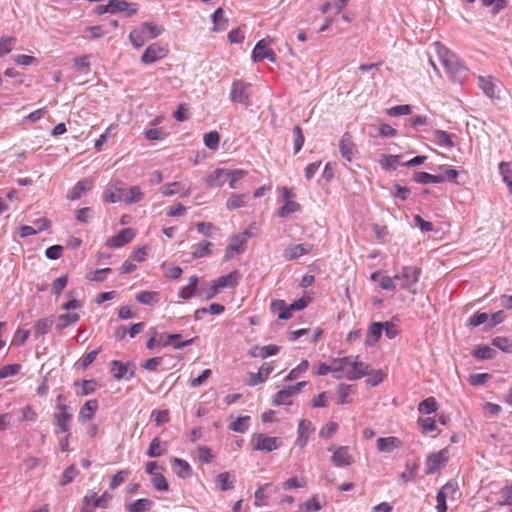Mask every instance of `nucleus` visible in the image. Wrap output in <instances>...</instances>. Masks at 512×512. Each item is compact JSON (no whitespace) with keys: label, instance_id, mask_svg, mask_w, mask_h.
<instances>
[{"label":"nucleus","instance_id":"obj_28","mask_svg":"<svg viewBox=\"0 0 512 512\" xmlns=\"http://www.w3.org/2000/svg\"><path fill=\"white\" fill-rule=\"evenodd\" d=\"M413 179L419 184L442 183L445 181L444 176L433 175L423 171H416Z\"/></svg>","mask_w":512,"mask_h":512},{"label":"nucleus","instance_id":"obj_20","mask_svg":"<svg viewBox=\"0 0 512 512\" xmlns=\"http://www.w3.org/2000/svg\"><path fill=\"white\" fill-rule=\"evenodd\" d=\"M92 186L93 182L91 179H82L78 181L71 190H69L67 198L69 200L79 199L82 196V194L86 191H89L92 188Z\"/></svg>","mask_w":512,"mask_h":512},{"label":"nucleus","instance_id":"obj_60","mask_svg":"<svg viewBox=\"0 0 512 512\" xmlns=\"http://www.w3.org/2000/svg\"><path fill=\"white\" fill-rule=\"evenodd\" d=\"M299 507L305 512H316L321 509V505L316 496L312 497L310 500L301 503Z\"/></svg>","mask_w":512,"mask_h":512},{"label":"nucleus","instance_id":"obj_16","mask_svg":"<svg viewBox=\"0 0 512 512\" xmlns=\"http://www.w3.org/2000/svg\"><path fill=\"white\" fill-rule=\"evenodd\" d=\"M246 243L243 236L234 235L226 248L225 258L230 260L235 255L242 253L245 250Z\"/></svg>","mask_w":512,"mask_h":512},{"label":"nucleus","instance_id":"obj_32","mask_svg":"<svg viewBox=\"0 0 512 512\" xmlns=\"http://www.w3.org/2000/svg\"><path fill=\"white\" fill-rule=\"evenodd\" d=\"M197 284H198V277L191 276L189 278L188 285H186L180 289L179 297L182 299H185V300L193 297L196 294Z\"/></svg>","mask_w":512,"mask_h":512},{"label":"nucleus","instance_id":"obj_52","mask_svg":"<svg viewBox=\"0 0 512 512\" xmlns=\"http://www.w3.org/2000/svg\"><path fill=\"white\" fill-rule=\"evenodd\" d=\"M418 465L406 463L405 470L400 475L403 482H410L414 480L417 475Z\"/></svg>","mask_w":512,"mask_h":512},{"label":"nucleus","instance_id":"obj_39","mask_svg":"<svg viewBox=\"0 0 512 512\" xmlns=\"http://www.w3.org/2000/svg\"><path fill=\"white\" fill-rule=\"evenodd\" d=\"M96 501V493L90 491L82 499V505L79 512H94L98 506H94Z\"/></svg>","mask_w":512,"mask_h":512},{"label":"nucleus","instance_id":"obj_53","mask_svg":"<svg viewBox=\"0 0 512 512\" xmlns=\"http://www.w3.org/2000/svg\"><path fill=\"white\" fill-rule=\"evenodd\" d=\"M247 172L242 169H237L233 171L228 170L227 181H229V186L232 189H236V182L243 179L246 176Z\"/></svg>","mask_w":512,"mask_h":512},{"label":"nucleus","instance_id":"obj_47","mask_svg":"<svg viewBox=\"0 0 512 512\" xmlns=\"http://www.w3.org/2000/svg\"><path fill=\"white\" fill-rule=\"evenodd\" d=\"M418 410L424 414H431L435 412L437 410V402L435 398L430 397L420 402Z\"/></svg>","mask_w":512,"mask_h":512},{"label":"nucleus","instance_id":"obj_55","mask_svg":"<svg viewBox=\"0 0 512 512\" xmlns=\"http://www.w3.org/2000/svg\"><path fill=\"white\" fill-rule=\"evenodd\" d=\"M77 474H78V471L75 468V466L70 465L69 467H67L64 470L61 480H60V485L66 486L67 484H69L70 482H72L74 480V478L77 476Z\"/></svg>","mask_w":512,"mask_h":512},{"label":"nucleus","instance_id":"obj_64","mask_svg":"<svg viewBox=\"0 0 512 512\" xmlns=\"http://www.w3.org/2000/svg\"><path fill=\"white\" fill-rule=\"evenodd\" d=\"M68 282L67 276H60L52 284V292L59 297Z\"/></svg>","mask_w":512,"mask_h":512},{"label":"nucleus","instance_id":"obj_3","mask_svg":"<svg viewBox=\"0 0 512 512\" xmlns=\"http://www.w3.org/2000/svg\"><path fill=\"white\" fill-rule=\"evenodd\" d=\"M254 95V87L242 80H235L230 91V100L246 107L252 105L251 98Z\"/></svg>","mask_w":512,"mask_h":512},{"label":"nucleus","instance_id":"obj_25","mask_svg":"<svg viewBox=\"0 0 512 512\" xmlns=\"http://www.w3.org/2000/svg\"><path fill=\"white\" fill-rule=\"evenodd\" d=\"M273 367L269 364H263L259 369L257 373H251L250 374V380L249 385L250 386H256L260 383H263L269 376V374L272 372Z\"/></svg>","mask_w":512,"mask_h":512},{"label":"nucleus","instance_id":"obj_40","mask_svg":"<svg viewBox=\"0 0 512 512\" xmlns=\"http://www.w3.org/2000/svg\"><path fill=\"white\" fill-rule=\"evenodd\" d=\"M129 39L135 48H140L147 40L146 33L142 28L130 32Z\"/></svg>","mask_w":512,"mask_h":512},{"label":"nucleus","instance_id":"obj_6","mask_svg":"<svg viewBox=\"0 0 512 512\" xmlns=\"http://www.w3.org/2000/svg\"><path fill=\"white\" fill-rule=\"evenodd\" d=\"M250 445L255 451L269 453L281 446V440L278 437H270L264 433H256L252 436Z\"/></svg>","mask_w":512,"mask_h":512},{"label":"nucleus","instance_id":"obj_7","mask_svg":"<svg viewBox=\"0 0 512 512\" xmlns=\"http://www.w3.org/2000/svg\"><path fill=\"white\" fill-rule=\"evenodd\" d=\"M477 85L490 99H500L502 84L492 76H478Z\"/></svg>","mask_w":512,"mask_h":512},{"label":"nucleus","instance_id":"obj_62","mask_svg":"<svg viewBox=\"0 0 512 512\" xmlns=\"http://www.w3.org/2000/svg\"><path fill=\"white\" fill-rule=\"evenodd\" d=\"M294 133V153L297 154L303 147L304 135L302 129L299 126H295L293 129Z\"/></svg>","mask_w":512,"mask_h":512},{"label":"nucleus","instance_id":"obj_50","mask_svg":"<svg viewBox=\"0 0 512 512\" xmlns=\"http://www.w3.org/2000/svg\"><path fill=\"white\" fill-rule=\"evenodd\" d=\"M502 500L498 502L499 506H509L512 511V484L503 487L500 491Z\"/></svg>","mask_w":512,"mask_h":512},{"label":"nucleus","instance_id":"obj_22","mask_svg":"<svg viewBox=\"0 0 512 512\" xmlns=\"http://www.w3.org/2000/svg\"><path fill=\"white\" fill-rule=\"evenodd\" d=\"M339 148L342 157L349 162L352 161L355 152V145L351 140V136L348 133H345L342 136Z\"/></svg>","mask_w":512,"mask_h":512},{"label":"nucleus","instance_id":"obj_1","mask_svg":"<svg viewBox=\"0 0 512 512\" xmlns=\"http://www.w3.org/2000/svg\"><path fill=\"white\" fill-rule=\"evenodd\" d=\"M143 197L144 194L140 187L132 186L126 189L124 188V183L119 181L112 185L104 199L109 203L124 202L126 204H133L140 202Z\"/></svg>","mask_w":512,"mask_h":512},{"label":"nucleus","instance_id":"obj_13","mask_svg":"<svg viewBox=\"0 0 512 512\" xmlns=\"http://www.w3.org/2000/svg\"><path fill=\"white\" fill-rule=\"evenodd\" d=\"M331 462L336 467L349 466L354 462L353 456L349 453L347 446H339L333 452Z\"/></svg>","mask_w":512,"mask_h":512},{"label":"nucleus","instance_id":"obj_61","mask_svg":"<svg viewBox=\"0 0 512 512\" xmlns=\"http://www.w3.org/2000/svg\"><path fill=\"white\" fill-rule=\"evenodd\" d=\"M492 345L504 352H509L512 348V341L507 337H495L492 340Z\"/></svg>","mask_w":512,"mask_h":512},{"label":"nucleus","instance_id":"obj_37","mask_svg":"<svg viewBox=\"0 0 512 512\" xmlns=\"http://www.w3.org/2000/svg\"><path fill=\"white\" fill-rule=\"evenodd\" d=\"M165 452L166 449L162 447L160 438L155 437L152 439L146 454L151 458H155L162 456Z\"/></svg>","mask_w":512,"mask_h":512},{"label":"nucleus","instance_id":"obj_27","mask_svg":"<svg viewBox=\"0 0 512 512\" xmlns=\"http://www.w3.org/2000/svg\"><path fill=\"white\" fill-rule=\"evenodd\" d=\"M109 7L111 8V13L126 12L128 16L135 14L137 11L136 7H132V4L125 0H110Z\"/></svg>","mask_w":512,"mask_h":512},{"label":"nucleus","instance_id":"obj_14","mask_svg":"<svg viewBox=\"0 0 512 512\" xmlns=\"http://www.w3.org/2000/svg\"><path fill=\"white\" fill-rule=\"evenodd\" d=\"M135 236L133 229H122L117 235L109 238L106 242L108 247L119 248L128 244Z\"/></svg>","mask_w":512,"mask_h":512},{"label":"nucleus","instance_id":"obj_31","mask_svg":"<svg viewBox=\"0 0 512 512\" xmlns=\"http://www.w3.org/2000/svg\"><path fill=\"white\" fill-rule=\"evenodd\" d=\"M213 244L209 241H201L192 246V258L198 259L209 255L212 251Z\"/></svg>","mask_w":512,"mask_h":512},{"label":"nucleus","instance_id":"obj_5","mask_svg":"<svg viewBox=\"0 0 512 512\" xmlns=\"http://www.w3.org/2000/svg\"><path fill=\"white\" fill-rule=\"evenodd\" d=\"M421 270L414 266H405L402 271L394 276V279L400 282L402 289L411 293H416V284L420 278Z\"/></svg>","mask_w":512,"mask_h":512},{"label":"nucleus","instance_id":"obj_4","mask_svg":"<svg viewBox=\"0 0 512 512\" xmlns=\"http://www.w3.org/2000/svg\"><path fill=\"white\" fill-rule=\"evenodd\" d=\"M82 307L80 301L72 298L68 302L62 305V309L67 311V313L60 314L56 319V329L59 331L64 330L65 328L74 325L80 319L79 313L71 312L72 310H76Z\"/></svg>","mask_w":512,"mask_h":512},{"label":"nucleus","instance_id":"obj_15","mask_svg":"<svg viewBox=\"0 0 512 512\" xmlns=\"http://www.w3.org/2000/svg\"><path fill=\"white\" fill-rule=\"evenodd\" d=\"M377 449L382 453H392L402 447V441L395 436L380 437L376 441Z\"/></svg>","mask_w":512,"mask_h":512},{"label":"nucleus","instance_id":"obj_12","mask_svg":"<svg viewBox=\"0 0 512 512\" xmlns=\"http://www.w3.org/2000/svg\"><path fill=\"white\" fill-rule=\"evenodd\" d=\"M369 365L354 360L352 357H349V362L347 363V372L345 373V378L348 380H357L362 378L368 373Z\"/></svg>","mask_w":512,"mask_h":512},{"label":"nucleus","instance_id":"obj_34","mask_svg":"<svg viewBox=\"0 0 512 512\" xmlns=\"http://www.w3.org/2000/svg\"><path fill=\"white\" fill-rule=\"evenodd\" d=\"M433 136H434L435 140L438 142V144L443 147L452 148L455 145L452 140L453 135L447 133L446 131L439 130V129L434 130Z\"/></svg>","mask_w":512,"mask_h":512},{"label":"nucleus","instance_id":"obj_45","mask_svg":"<svg viewBox=\"0 0 512 512\" xmlns=\"http://www.w3.org/2000/svg\"><path fill=\"white\" fill-rule=\"evenodd\" d=\"M230 478L231 475L229 472H223L217 476V481L220 485L221 491H227L234 487L235 479L233 478L232 480H230Z\"/></svg>","mask_w":512,"mask_h":512},{"label":"nucleus","instance_id":"obj_57","mask_svg":"<svg viewBox=\"0 0 512 512\" xmlns=\"http://www.w3.org/2000/svg\"><path fill=\"white\" fill-rule=\"evenodd\" d=\"M196 229L200 234L206 237L212 236V234L218 230V228L210 222H199L196 224Z\"/></svg>","mask_w":512,"mask_h":512},{"label":"nucleus","instance_id":"obj_17","mask_svg":"<svg viewBox=\"0 0 512 512\" xmlns=\"http://www.w3.org/2000/svg\"><path fill=\"white\" fill-rule=\"evenodd\" d=\"M312 248L313 245L308 243L291 245L284 250L283 256L286 260H294L309 253Z\"/></svg>","mask_w":512,"mask_h":512},{"label":"nucleus","instance_id":"obj_21","mask_svg":"<svg viewBox=\"0 0 512 512\" xmlns=\"http://www.w3.org/2000/svg\"><path fill=\"white\" fill-rule=\"evenodd\" d=\"M240 280V274L238 271L234 270L227 275L219 277L217 280L213 281V283L218 287L219 290L224 288H233L235 287Z\"/></svg>","mask_w":512,"mask_h":512},{"label":"nucleus","instance_id":"obj_19","mask_svg":"<svg viewBox=\"0 0 512 512\" xmlns=\"http://www.w3.org/2000/svg\"><path fill=\"white\" fill-rule=\"evenodd\" d=\"M227 175V169H216L206 177V185L210 188L222 187L227 182Z\"/></svg>","mask_w":512,"mask_h":512},{"label":"nucleus","instance_id":"obj_44","mask_svg":"<svg viewBox=\"0 0 512 512\" xmlns=\"http://www.w3.org/2000/svg\"><path fill=\"white\" fill-rule=\"evenodd\" d=\"M16 43V38L12 36L2 37L0 39V57L9 54Z\"/></svg>","mask_w":512,"mask_h":512},{"label":"nucleus","instance_id":"obj_33","mask_svg":"<svg viewBox=\"0 0 512 512\" xmlns=\"http://www.w3.org/2000/svg\"><path fill=\"white\" fill-rule=\"evenodd\" d=\"M153 502L146 498L137 499L134 502L127 505L129 512H146L151 509Z\"/></svg>","mask_w":512,"mask_h":512},{"label":"nucleus","instance_id":"obj_29","mask_svg":"<svg viewBox=\"0 0 512 512\" xmlns=\"http://www.w3.org/2000/svg\"><path fill=\"white\" fill-rule=\"evenodd\" d=\"M98 409V402L96 399L88 400L80 409L79 420L85 421L93 418L96 410Z\"/></svg>","mask_w":512,"mask_h":512},{"label":"nucleus","instance_id":"obj_8","mask_svg":"<svg viewBox=\"0 0 512 512\" xmlns=\"http://www.w3.org/2000/svg\"><path fill=\"white\" fill-rule=\"evenodd\" d=\"M59 412L54 413V420L56 422L55 433H68L70 430V422L72 414L69 411V406L61 404L58 406Z\"/></svg>","mask_w":512,"mask_h":512},{"label":"nucleus","instance_id":"obj_26","mask_svg":"<svg viewBox=\"0 0 512 512\" xmlns=\"http://www.w3.org/2000/svg\"><path fill=\"white\" fill-rule=\"evenodd\" d=\"M171 461L177 476L180 478H187L191 476L192 468L187 461L177 457H173Z\"/></svg>","mask_w":512,"mask_h":512},{"label":"nucleus","instance_id":"obj_38","mask_svg":"<svg viewBox=\"0 0 512 512\" xmlns=\"http://www.w3.org/2000/svg\"><path fill=\"white\" fill-rule=\"evenodd\" d=\"M500 174L502 175L503 181L506 183L511 195H512V165L508 162H501L499 164Z\"/></svg>","mask_w":512,"mask_h":512},{"label":"nucleus","instance_id":"obj_59","mask_svg":"<svg viewBox=\"0 0 512 512\" xmlns=\"http://www.w3.org/2000/svg\"><path fill=\"white\" fill-rule=\"evenodd\" d=\"M308 367L309 362L307 360H303L297 367H295L289 372V374L285 377V380L291 381L296 379L299 376V374L306 372Z\"/></svg>","mask_w":512,"mask_h":512},{"label":"nucleus","instance_id":"obj_2","mask_svg":"<svg viewBox=\"0 0 512 512\" xmlns=\"http://www.w3.org/2000/svg\"><path fill=\"white\" fill-rule=\"evenodd\" d=\"M435 48L437 55L439 57V60L443 67L445 68L446 72L451 77H457L461 74L463 71V66L459 62V59L457 56L449 51L446 47L441 45L440 43H435Z\"/></svg>","mask_w":512,"mask_h":512},{"label":"nucleus","instance_id":"obj_43","mask_svg":"<svg viewBox=\"0 0 512 512\" xmlns=\"http://www.w3.org/2000/svg\"><path fill=\"white\" fill-rule=\"evenodd\" d=\"M249 421H250L249 416L239 417L236 420H234L233 422H231L230 429L235 432L243 433L248 429Z\"/></svg>","mask_w":512,"mask_h":512},{"label":"nucleus","instance_id":"obj_36","mask_svg":"<svg viewBox=\"0 0 512 512\" xmlns=\"http://www.w3.org/2000/svg\"><path fill=\"white\" fill-rule=\"evenodd\" d=\"M53 323L54 320L52 317L39 319L35 324V335L38 337L47 334L50 331Z\"/></svg>","mask_w":512,"mask_h":512},{"label":"nucleus","instance_id":"obj_41","mask_svg":"<svg viewBox=\"0 0 512 512\" xmlns=\"http://www.w3.org/2000/svg\"><path fill=\"white\" fill-rule=\"evenodd\" d=\"M136 300L145 305H152L158 300V293L153 291H143L136 296Z\"/></svg>","mask_w":512,"mask_h":512},{"label":"nucleus","instance_id":"obj_48","mask_svg":"<svg viewBox=\"0 0 512 512\" xmlns=\"http://www.w3.org/2000/svg\"><path fill=\"white\" fill-rule=\"evenodd\" d=\"M400 163L398 155H383L380 161L381 167L384 169H396Z\"/></svg>","mask_w":512,"mask_h":512},{"label":"nucleus","instance_id":"obj_23","mask_svg":"<svg viewBox=\"0 0 512 512\" xmlns=\"http://www.w3.org/2000/svg\"><path fill=\"white\" fill-rule=\"evenodd\" d=\"M384 324L381 322H373L369 326L367 336L365 339L366 346H374L382 335Z\"/></svg>","mask_w":512,"mask_h":512},{"label":"nucleus","instance_id":"obj_18","mask_svg":"<svg viewBox=\"0 0 512 512\" xmlns=\"http://www.w3.org/2000/svg\"><path fill=\"white\" fill-rule=\"evenodd\" d=\"M313 426L309 420H301L298 424L296 445L300 448L306 446L309 435L313 431Z\"/></svg>","mask_w":512,"mask_h":512},{"label":"nucleus","instance_id":"obj_56","mask_svg":"<svg viewBox=\"0 0 512 512\" xmlns=\"http://www.w3.org/2000/svg\"><path fill=\"white\" fill-rule=\"evenodd\" d=\"M412 111V108L408 104L397 105L387 110V114L391 117H397L402 115H408Z\"/></svg>","mask_w":512,"mask_h":512},{"label":"nucleus","instance_id":"obj_51","mask_svg":"<svg viewBox=\"0 0 512 512\" xmlns=\"http://www.w3.org/2000/svg\"><path fill=\"white\" fill-rule=\"evenodd\" d=\"M220 141V135L217 131H211L204 135V144L211 150H216Z\"/></svg>","mask_w":512,"mask_h":512},{"label":"nucleus","instance_id":"obj_24","mask_svg":"<svg viewBox=\"0 0 512 512\" xmlns=\"http://www.w3.org/2000/svg\"><path fill=\"white\" fill-rule=\"evenodd\" d=\"M349 362V357H343L334 359L332 364L330 365L331 373L335 379L345 378V373L347 372V363Z\"/></svg>","mask_w":512,"mask_h":512},{"label":"nucleus","instance_id":"obj_9","mask_svg":"<svg viewBox=\"0 0 512 512\" xmlns=\"http://www.w3.org/2000/svg\"><path fill=\"white\" fill-rule=\"evenodd\" d=\"M448 461V450L442 449L436 453H432L426 460V474L431 475L440 470V468Z\"/></svg>","mask_w":512,"mask_h":512},{"label":"nucleus","instance_id":"obj_46","mask_svg":"<svg viewBox=\"0 0 512 512\" xmlns=\"http://www.w3.org/2000/svg\"><path fill=\"white\" fill-rule=\"evenodd\" d=\"M141 28L146 33L147 39H154L163 32V28H161L151 22L143 23Z\"/></svg>","mask_w":512,"mask_h":512},{"label":"nucleus","instance_id":"obj_30","mask_svg":"<svg viewBox=\"0 0 512 512\" xmlns=\"http://www.w3.org/2000/svg\"><path fill=\"white\" fill-rule=\"evenodd\" d=\"M211 19L213 21V28L212 30L214 32L223 31L228 26V21L224 17V11L222 8H217L211 15Z\"/></svg>","mask_w":512,"mask_h":512},{"label":"nucleus","instance_id":"obj_10","mask_svg":"<svg viewBox=\"0 0 512 512\" xmlns=\"http://www.w3.org/2000/svg\"><path fill=\"white\" fill-rule=\"evenodd\" d=\"M168 50L158 43L149 45L141 56V62L144 64H153L166 57Z\"/></svg>","mask_w":512,"mask_h":512},{"label":"nucleus","instance_id":"obj_58","mask_svg":"<svg viewBox=\"0 0 512 512\" xmlns=\"http://www.w3.org/2000/svg\"><path fill=\"white\" fill-rule=\"evenodd\" d=\"M21 369L20 364H9L0 368V379L16 375Z\"/></svg>","mask_w":512,"mask_h":512},{"label":"nucleus","instance_id":"obj_54","mask_svg":"<svg viewBox=\"0 0 512 512\" xmlns=\"http://www.w3.org/2000/svg\"><path fill=\"white\" fill-rule=\"evenodd\" d=\"M151 481L156 490H158V491H167L168 490V483L162 473H160V472L155 473L153 476H151Z\"/></svg>","mask_w":512,"mask_h":512},{"label":"nucleus","instance_id":"obj_35","mask_svg":"<svg viewBox=\"0 0 512 512\" xmlns=\"http://www.w3.org/2000/svg\"><path fill=\"white\" fill-rule=\"evenodd\" d=\"M300 208L301 206L298 202L293 200H287L286 202H284V205L280 209H278L277 216L280 218H285L290 214L299 211Z\"/></svg>","mask_w":512,"mask_h":512},{"label":"nucleus","instance_id":"obj_11","mask_svg":"<svg viewBox=\"0 0 512 512\" xmlns=\"http://www.w3.org/2000/svg\"><path fill=\"white\" fill-rule=\"evenodd\" d=\"M252 58L254 62H260L264 59H267L270 62H275L276 54L271 48H269L267 40L261 39L256 43L253 49Z\"/></svg>","mask_w":512,"mask_h":512},{"label":"nucleus","instance_id":"obj_49","mask_svg":"<svg viewBox=\"0 0 512 512\" xmlns=\"http://www.w3.org/2000/svg\"><path fill=\"white\" fill-rule=\"evenodd\" d=\"M246 204V195L234 194L227 200L228 209H238L244 207Z\"/></svg>","mask_w":512,"mask_h":512},{"label":"nucleus","instance_id":"obj_63","mask_svg":"<svg viewBox=\"0 0 512 512\" xmlns=\"http://www.w3.org/2000/svg\"><path fill=\"white\" fill-rule=\"evenodd\" d=\"M110 268L97 269L87 274L86 278L89 281L102 282L105 279V275L110 273Z\"/></svg>","mask_w":512,"mask_h":512},{"label":"nucleus","instance_id":"obj_42","mask_svg":"<svg viewBox=\"0 0 512 512\" xmlns=\"http://www.w3.org/2000/svg\"><path fill=\"white\" fill-rule=\"evenodd\" d=\"M111 371L113 373L114 378H116L117 380H121L126 377L128 367L122 362L114 360L112 361Z\"/></svg>","mask_w":512,"mask_h":512}]
</instances>
